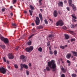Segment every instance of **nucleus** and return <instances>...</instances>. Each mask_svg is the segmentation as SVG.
I'll list each match as a JSON object with an SVG mask.
<instances>
[{
	"label": "nucleus",
	"mask_w": 77,
	"mask_h": 77,
	"mask_svg": "<svg viewBox=\"0 0 77 77\" xmlns=\"http://www.w3.org/2000/svg\"><path fill=\"white\" fill-rule=\"evenodd\" d=\"M64 25V23L63 21L61 20H60L58 21L56 23V25L57 26H59L60 25V26H62L63 25Z\"/></svg>",
	"instance_id": "nucleus-2"
},
{
	"label": "nucleus",
	"mask_w": 77,
	"mask_h": 77,
	"mask_svg": "<svg viewBox=\"0 0 77 77\" xmlns=\"http://www.w3.org/2000/svg\"><path fill=\"white\" fill-rule=\"evenodd\" d=\"M71 54H68L66 55V57L67 59H69L71 57Z\"/></svg>",
	"instance_id": "nucleus-16"
},
{
	"label": "nucleus",
	"mask_w": 77,
	"mask_h": 77,
	"mask_svg": "<svg viewBox=\"0 0 77 77\" xmlns=\"http://www.w3.org/2000/svg\"><path fill=\"white\" fill-rule=\"evenodd\" d=\"M24 13L25 14H27V12L26 11H24Z\"/></svg>",
	"instance_id": "nucleus-53"
},
{
	"label": "nucleus",
	"mask_w": 77,
	"mask_h": 77,
	"mask_svg": "<svg viewBox=\"0 0 77 77\" xmlns=\"http://www.w3.org/2000/svg\"><path fill=\"white\" fill-rule=\"evenodd\" d=\"M1 39L2 41H4V42L5 44H7L9 43V40L7 38H4L3 37H2L1 38Z\"/></svg>",
	"instance_id": "nucleus-4"
},
{
	"label": "nucleus",
	"mask_w": 77,
	"mask_h": 77,
	"mask_svg": "<svg viewBox=\"0 0 77 77\" xmlns=\"http://www.w3.org/2000/svg\"><path fill=\"white\" fill-rule=\"evenodd\" d=\"M63 29L64 30H66V26H63L62 27Z\"/></svg>",
	"instance_id": "nucleus-38"
},
{
	"label": "nucleus",
	"mask_w": 77,
	"mask_h": 77,
	"mask_svg": "<svg viewBox=\"0 0 77 77\" xmlns=\"http://www.w3.org/2000/svg\"><path fill=\"white\" fill-rule=\"evenodd\" d=\"M32 26H35V24H34V23H32L31 24Z\"/></svg>",
	"instance_id": "nucleus-49"
},
{
	"label": "nucleus",
	"mask_w": 77,
	"mask_h": 77,
	"mask_svg": "<svg viewBox=\"0 0 77 77\" xmlns=\"http://www.w3.org/2000/svg\"><path fill=\"white\" fill-rule=\"evenodd\" d=\"M61 77H65V75L64 74H62L61 75Z\"/></svg>",
	"instance_id": "nucleus-43"
},
{
	"label": "nucleus",
	"mask_w": 77,
	"mask_h": 77,
	"mask_svg": "<svg viewBox=\"0 0 77 77\" xmlns=\"http://www.w3.org/2000/svg\"><path fill=\"white\" fill-rule=\"evenodd\" d=\"M72 0H69L68 3L69 4V5L70 6L71 5H72Z\"/></svg>",
	"instance_id": "nucleus-18"
},
{
	"label": "nucleus",
	"mask_w": 77,
	"mask_h": 77,
	"mask_svg": "<svg viewBox=\"0 0 77 77\" xmlns=\"http://www.w3.org/2000/svg\"><path fill=\"white\" fill-rule=\"evenodd\" d=\"M40 11L41 12H42V9H40Z\"/></svg>",
	"instance_id": "nucleus-64"
},
{
	"label": "nucleus",
	"mask_w": 77,
	"mask_h": 77,
	"mask_svg": "<svg viewBox=\"0 0 77 77\" xmlns=\"http://www.w3.org/2000/svg\"><path fill=\"white\" fill-rule=\"evenodd\" d=\"M71 75L72 77H76V76H77V75H76V74H72Z\"/></svg>",
	"instance_id": "nucleus-29"
},
{
	"label": "nucleus",
	"mask_w": 77,
	"mask_h": 77,
	"mask_svg": "<svg viewBox=\"0 0 77 77\" xmlns=\"http://www.w3.org/2000/svg\"><path fill=\"white\" fill-rule=\"evenodd\" d=\"M11 16H12V15H13V13H11Z\"/></svg>",
	"instance_id": "nucleus-56"
},
{
	"label": "nucleus",
	"mask_w": 77,
	"mask_h": 77,
	"mask_svg": "<svg viewBox=\"0 0 77 77\" xmlns=\"http://www.w3.org/2000/svg\"><path fill=\"white\" fill-rule=\"evenodd\" d=\"M12 26H14V27H17V24H15V23H12Z\"/></svg>",
	"instance_id": "nucleus-26"
},
{
	"label": "nucleus",
	"mask_w": 77,
	"mask_h": 77,
	"mask_svg": "<svg viewBox=\"0 0 77 77\" xmlns=\"http://www.w3.org/2000/svg\"><path fill=\"white\" fill-rule=\"evenodd\" d=\"M33 47L32 46H31L29 48H26L25 49V51H26V52H28V53H30L32 50H33Z\"/></svg>",
	"instance_id": "nucleus-3"
},
{
	"label": "nucleus",
	"mask_w": 77,
	"mask_h": 77,
	"mask_svg": "<svg viewBox=\"0 0 77 77\" xmlns=\"http://www.w3.org/2000/svg\"><path fill=\"white\" fill-rule=\"evenodd\" d=\"M29 8L31 10H34V9H35L33 6L31 5L29 6Z\"/></svg>",
	"instance_id": "nucleus-20"
},
{
	"label": "nucleus",
	"mask_w": 77,
	"mask_h": 77,
	"mask_svg": "<svg viewBox=\"0 0 77 77\" xmlns=\"http://www.w3.org/2000/svg\"><path fill=\"white\" fill-rule=\"evenodd\" d=\"M15 50L16 51H17L18 50V47H16L15 48Z\"/></svg>",
	"instance_id": "nucleus-47"
},
{
	"label": "nucleus",
	"mask_w": 77,
	"mask_h": 77,
	"mask_svg": "<svg viewBox=\"0 0 77 77\" xmlns=\"http://www.w3.org/2000/svg\"><path fill=\"white\" fill-rule=\"evenodd\" d=\"M70 6H72L73 11H75L76 10V7L73 4H72L71 5H70Z\"/></svg>",
	"instance_id": "nucleus-11"
},
{
	"label": "nucleus",
	"mask_w": 77,
	"mask_h": 77,
	"mask_svg": "<svg viewBox=\"0 0 77 77\" xmlns=\"http://www.w3.org/2000/svg\"><path fill=\"white\" fill-rule=\"evenodd\" d=\"M38 51H40V52H42V49L41 47H40L38 49Z\"/></svg>",
	"instance_id": "nucleus-22"
},
{
	"label": "nucleus",
	"mask_w": 77,
	"mask_h": 77,
	"mask_svg": "<svg viewBox=\"0 0 77 77\" xmlns=\"http://www.w3.org/2000/svg\"><path fill=\"white\" fill-rule=\"evenodd\" d=\"M17 2V0H14V2H13V4H14L15 2Z\"/></svg>",
	"instance_id": "nucleus-48"
},
{
	"label": "nucleus",
	"mask_w": 77,
	"mask_h": 77,
	"mask_svg": "<svg viewBox=\"0 0 77 77\" xmlns=\"http://www.w3.org/2000/svg\"><path fill=\"white\" fill-rule=\"evenodd\" d=\"M70 27L72 29H74V26L73 24L71 25L70 26Z\"/></svg>",
	"instance_id": "nucleus-30"
},
{
	"label": "nucleus",
	"mask_w": 77,
	"mask_h": 77,
	"mask_svg": "<svg viewBox=\"0 0 77 77\" xmlns=\"http://www.w3.org/2000/svg\"><path fill=\"white\" fill-rule=\"evenodd\" d=\"M39 5H42V3H41V2H39Z\"/></svg>",
	"instance_id": "nucleus-57"
},
{
	"label": "nucleus",
	"mask_w": 77,
	"mask_h": 77,
	"mask_svg": "<svg viewBox=\"0 0 77 77\" xmlns=\"http://www.w3.org/2000/svg\"><path fill=\"white\" fill-rule=\"evenodd\" d=\"M49 49L50 50H51V46H50L49 47Z\"/></svg>",
	"instance_id": "nucleus-45"
},
{
	"label": "nucleus",
	"mask_w": 77,
	"mask_h": 77,
	"mask_svg": "<svg viewBox=\"0 0 77 77\" xmlns=\"http://www.w3.org/2000/svg\"><path fill=\"white\" fill-rule=\"evenodd\" d=\"M48 66L46 67V70L48 71H50L51 69L50 68L52 69V71H55L56 69V64L55 63V61L54 60H52L51 61H49L48 62Z\"/></svg>",
	"instance_id": "nucleus-1"
},
{
	"label": "nucleus",
	"mask_w": 77,
	"mask_h": 77,
	"mask_svg": "<svg viewBox=\"0 0 77 77\" xmlns=\"http://www.w3.org/2000/svg\"><path fill=\"white\" fill-rule=\"evenodd\" d=\"M0 47L2 48L3 49H5V45H0Z\"/></svg>",
	"instance_id": "nucleus-21"
},
{
	"label": "nucleus",
	"mask_w": 77,
	"mask_h": 77,
	"mask_svg": "<svg viewBox=\"0 0 77 77\" xmlns=\"http://www.w3.org/2000/svg\"><path fill=\"white\" fill-rule=\"evenodd\" d=\"M75 60V57H74L72 59L73 60Z\"/></svg>",
	"instance_id": "nucleus-55"
},
{
	"label": "nucleus",
	"mask_w": 77,
	"mask_h": 77,
	"mask_svg": "<svg viewBox=\"0 0 77 77\" xmlns=\"http://www.w3.org/2000/svg\"><path fill=\"white\" fill-rule=\"evenodd\" d=\"M36 25H39L40 23V20L38 17H36L35 20Z\"/></svg>",
	"instance_id": "nucleus-7"
},
{
	"label": "nucleus",
	"mask_w": 77,
	"mask_h": 77,
	"mask_svg": "<svg viewBox=\"0 0 77 77\" xmlns=\"http://www.w3.org/2000/svg\"><path fill=\"white\" fill-rule=\"evenodd\" d=\"M49 20L50 21H51V22H52V23H53V20H51V19H50Z\"/></svg>",
	"instance_id": "nucleus-52"
},
{
	"label": "nucleus",
	"mask_w": 77,
	"mask_h": 77,
	"mask_svg": "<svg viewBox=\"0 0 77 77\" xmlns=\"http://www.w3.org/2000/svg\"><path fill=\"white\" fill-rule=\"evenodd\" d=\"M66 9L68 11H69V7H67L66 8Z\"/></svg>",
	"instance_id": "nucleus-44"
},
{
	"label": "nucleus",
	"mask_w": 77,
	"mask_h": 77,
	"mask_svg": "<svg viewBox=\"0 0 77 77\" xmlns=\"http://www.w3.org/2000/svg\"><path fill=\"white\" fill-rule=\"evenodd\" d=\"M72 19H77V17L75 16V14H73L71 15Z\"/></svg>",
	"instance_id": "nucleus-15"
},
{
	"label": "nucleus",
	"mask_w": 77,
	"mask_h": 77,
	"mask_svg": "<svg viewBox=\"0 0 77 77\" xmlns=\"http://www.w3.org/2000/svg\"><path fill=\"white\" fill-rule=\"evenodd\" d=\"M50 45V42H48L47 43V45L48 47H49Z\"/></svg>",
	"instance_id": "nucleus-31"
},
{
	"label": "nucleus",
	"mask_w": 77,
	"mask_h": 77,
	"mask_svg": "<svg viewBox=\"0 0 77 77\" xmlns=\"http://www.w3.org/2000/svg\"><path fill=\"white\" fill-rule=\"evenodd\" d=\"M54 55H56V54H57V51L56 50L54 51Z\"/></svg>",
	"instance_id": "nucleus-27"
},
{
	"label": "nucleus",
	"mask_w": 77,
	"mask_h": 77,
	"mask_svg": "<svg viewBox=\"0 0 77 77\" xmlns=\"http://www.w3.org/2000/svg\"><path fill=\"white\" fill-rule=\"evenodd\" d=\"M26 73L27 75H29V72L27 70L26 71Z\"/></svg>",
	"instance_id": "nucleus-41"
},
{
	"label": "nucleus",
	"mask_w": 77,
	"mask_h": 77,
	"mask_svg": "<svg viewBox=\"0 0 77 77\" xmlns=\"http://www.w3.org/2000/svg\"><path fill=\"white\" fill-rule=\"evenodd\" d=\"M61 70L63 72L65 73L66 72V69H64V68L62 67L61 68Z\"/></svg>",
	"instance_id": "nucleus-13"
},
{
	"label": "nucleus",
	"mask_w": 77,
	"mask_h": 77,
	"mask_svg": "<svg viewBox=\"0 0 77 77\" xmlns=\"http://www.w3.org/2000/svg\"><path fill=\"white\" fill-rule=\"evenodd\" d=\"M0 71L3 73V74H5L6 72V70L5 68L2 67V68H0Z\"/></svg>",
	"instance_id": "nucleus-6"
},
{
	"label": "nucleus",
	"mask_w": 77,
	"mask_h": 77,
	"mask_svg": "<svg viewBox=\"0 0 77 77\" xmlns=\"http://www.w3.org/2000/svg\"><path fill=\"white\" fill-rule=\"evenodd\" d=\"M3 59L5 62H6V58H5V57H3Z\"/></svg>",
	"instance_id": "nucleus-40"
},
{
	"label": "nucleus",
	"mask_w": 77,
	"mask_h": 77,
	"mask_svg": "<svg viewBox=\"0 0 77 77\" xmlns=\"http://www.w3.org/2000/svg\"><path fill=\"white\" fill-rule=\"evenodd\" d=\"M54 17H57V15H58V14L57 13V11L56 10H54Z\"/></svg>",
	"instance_id": "nucleus-9"
},
{
	"label": "nucleus",
	"mask_w": 77,
	"mask_h": 77,
	"mask_svg": "<svg viewBox=\"0 0 77 77\" xmlns=\"http://www.w3.org/2000/svg\"><path fill=\"white\" fill-rule=\"evenodd\" d=\"M42 1V0H39V2H41Z\"/></svg>",
	"instance_id": "nucleus-63"
},
{
	"label": "nucleus",
	"mask_w": 77,
	"mask_h": 77,
	"mask_svg": "<svg viewBox=\"0 0 77 77\" xmlns=\"http://www.w3.org/2000/svg\"><path fill=\"white\" fill-rule=\"evenodd\" d=\"M60 48H62V50H64V49L65 48V46H61L60 47Z\"/></svg>",
	"instance_id": "nucleus-28"
},
{
	"label": "nucleus",
	"mask_w": 77,
	"mask_h": 77,
	"mask_svg": "<svg viewBox=\"0 0 77 77\" xmlns=\"http://www.w3.org/2000/svg\"><path fill=\"white\" fill-rule=\"evenodd\" d=\"M7 63H9V62L8 60H7Z\"/></svg>",
	"instance_id": "nucleus-62"
},
{
	"label": "nucleus",
	"mask_w": 77,
	"mask_h": 77,
	"mask_svg": "<svg viewBox=\"0 0 77 77\" xmlns=\"http://www.w3.org/2000/svg\"><path fill=\"white\" fill-rule=\"evenodd\" d=\"M58 5H60L61 7H63V2H59V3H58Z\"/></svg>",
	"instance_id": "nucleus-17"
},
{
	"label": "nucleus",
	"mask_w": 77,
	"mask_h": 77,
	"mask_svg": "<svg viewBox=\"0 0 77 77\" xmlns=\"http://www.w3.org/2000/svg\"><path fill=\"white\" fill-rule=\"evenodd\" d=\"M64 36L65 37L66 39H69V36H68V35L66 34H64Z\"/></svg>",
	"instance_id": "nucleus-19"
},
{
	"label": "nucleus",
	"mask_w": 77,
	"mask_h": 77,
	"mask_svg": "<svg viewBox=\"0 0 77 77\" xmlns=\"http://www.w3.org/2000/svg\"><path fill=\"white\" fill-rule=\"evenodd\" d=\"M34 35H35V34H32V35H30L29 38V39H30V38H32V36H34Z\"/></svg>",
	"instance_id": "nucleus-36"
},
{
	"label": "nucleus",
	"mask_w": 77,
	"mask_h": 77,
	"mask_svg": "<svg viewBox=\"0 0 77 77\" xmlns=\"http://www.w3.org/2000/svg\"><path fill=\"white\" fill-rule=\"evenodd\" d=\"M64 3L66 4V3H67V1L65 0L64 1Z\"/></svg>",
	"instance_id": "nucleus-51"
},
{
	"label": "nucleus",
	"mask_w": 77,
	"mask_h": 77,
	"mask_svg": "<svg viewBox=\"0 0 77 77\" xmlns=\"http://www.w3.org/2000/svg\"><path fill=\"white\" fill-rule=\"evenodd\" d=\"M74 27H76L77 26V24H75V26H74Z\"/></svg>",
	"instance_id": "nucleus-59"
},
{
	"label": "nucleus",
	"mask_w": 77,
	"mask_h": 77,
	"mask_svg": "<svg viewBox=\"0 0 77 77\" xmlns=\"http://www.w3.org/2000/svg\"><path fill=\"white\" fill-rule=\"evenodd\" d=\"M29 12L30 13V15H32V13H33V11H31L30 10H29Z\"/></svg>",
	"instance_id": "nucleus-23"
},
{
	"label": "nucleus",
	"mask_w": 77,
	"mask_h": 77,
	"mask_svg": "<svg viewBox=\"0 0 77 77\" xmlns=\"http://www.w3.org/2000/svg\"><path fill=\"white\" fill-rule=\"evenodd\" d=\"M49 53L51 54H53V52H52L51 51H49Z\"/></svg>",
	"instance_id": "nucleus-46"
},
{
	"label": "nucleus",
	"mask_w": 77,
	"mask_h": 77,
	"mask_svg": "<svg viewBox=\"0 0 77 77\" xmlns=\"http://www.w3.org/2000/svg\"><path fill=\"white\" fill-rule=\"evenodd\" d=\"M71 53H72L74 56H77V52L75 51H71Z\"/></svg>",
	"instance_id": "nucleus-14"
},
{
	"label": "nucleus",
	"mask_w": 77,
	"mask_h": 77,
	"mask_svg": "<svg viewBox=\"0 0 77 77\" xmlns=\"http://www.w3.org/2000/svg\"><path fill=\"white\" fill-rule=\"evenodd\" d=\"M2 12H5V8L2 9Z\"/></svg>",
	"instance_id": "nucleus-42"
},
{
	"label": "nucleus",
	"mask_w": 77,
	"mask_h": 77,
	"mask_svg": "<svg viewBox=\"0 0 77 77\" xmlns=\"http://www.w3.org/2000/svg\"><path fill=\"white\" fill-rule=\"evenodd\" d=\"M67 62L68 63H70V61L69 60H67Z\"/></svg>",
	"instance_id": "nucleus-50"
},
{
	"label": "nucleus",
	"mask_w": 77,
	"mask_h": 77,
	"mask_svg": "<svg viewBox=\"0 0 77 77\" xmlns=\"http://www.w3.org/2000/svg\"><path fill=\"white\" fill-rule=\"evenodd\" d=\"M44 72H46V69H44Z\"/></svg>",
	"instance_id": "nucleus-58"
},
{
	"label": "nucleus",
	"mask_w": 77,
	"mask_h": 77,
	"mask_svg": "<svg viewBox=\"0 0 77 77\" xmlns=\"http://www.w3.org/2000/svg\"><path fill=\"white\" fill-rule=\"evenodd\" d=\"M20 70H22L23 67L25 68H26V69H28V66L25 64H23V63L20 64Z\"/></svg>",
	"instance_id": "nucleus-5"
},
{
	"label": "nucleus",
	"mask_w": 77,
	"mask_h": 77,
	"mask_svg": "<svg viewBox=\"0 0 77 77\" xmlns=\"http://www.w3.org/2000/svg\"><path fill=\"white\" fill-rule=\"evenodd\" d=\"M54 35L53 34H51V35H50L49 36V37H50V38H52V37H54Z\"/></svg>",
	"instance_id": "nucleus-35"
},
{
	"label": "nucleus",
	"mask_w": 77,
	"mask_h": 77,
	"mask_svg": "<svg viewBox=\"0 0 77 77\" xmlns=\"http://www.w3.org/2000/svg\"><path fill=\"white\" fill-rule=\"evenodd\" d=\"M37 27L38 29H42L43 28V26H42V25H40L38 26H37Z\"/></svg>",
	"instance_id": "nucleus-24"
},
{
	"label": "nucleus",
	"mask_w": 77,
	"mask_h": 77,
	"mask_svg": "<svg viewBox=\"0 0 77 77\" xmlns=\"http://www.w3.org/2000/svg\"><path fill=\"white\" fill-rule=\"evenodd\" d=\"M14 66L15 68H16L17 69V68H18V65H17V64H14Z\"/></svg>",
	"instance_id": "nucleus-32"
},
{
	"label": "nucleus",
	"mask_w": 77,
	"mask_h": 77,
	"mask_svg": "<svg viewBox=\"0 0 77 77\" xmlns=\"http://www.w3.org/2000/svg\"><path fill=\"white\" fill-rule=\"evenodd\" d=\"M9 55V58L10 59H13V58L14 57V55H12V54H8Z\"/></svg>",
	"instance_id": "nucleus-10"
},
{
	"label": "nucleus",
	"mask_w": 77,
	"mask_h": 77,
	"mask_svg": "<svg viewBox=\"0 0 77 77\" xmlns=\"http://www.w3.org/2000/svg\"><path fill=\"white\" fill-rule=\"evenodd\" d=\"M8 69H10V66H8Z\"/></svg>",
	"instance_id": "nucleus-60"
},
{
	"label": "nucleus",
	"mask_w": 77,
	"mask_h": 77,
	"mask_svg": "<svg viewBox=\"0 0 77 77\" xmlns=\"http://www.w3.org/2000/svg\"><path fill=\"white\" fill-rule=\"evenodd\" d=\"M39 18L40 19V20L41 21H42L43 20L42 19V14H39Z\"/></svg>",
	"instance_id": "nucleus-12"
},
{
	"label": "nucleus",
	"mask_w": 77,
	"mask_h": 77,
	"mask_svg": "<svg viewBox=\"0 0 77 77\" xmlns=\"http://www.w3.org/2000/svg\"><path fill=\"white\" fill-rule=\"evenodd\" d=\"M45 22L46 24H48V21H47V20H45Z\"/></svg>",
	"instance_id": "nucleus-37"
},
{
	"label": "nucleus",
	"mask_w": 77,
	"mask_h": 77,
	"mask_svg": "<svg viewBox=\"0 0 77 77\" xmlns=\"http://www.w3.org/2000/svg\"><path fill=\"white\" fill-rule=\"evenodd\" d=\"M58 13L59 15H62V11H58Z\"/></svg>",
	"instance_id": "nucleus-34"
},
{
	"label": "nucleus",
	"mask_w": 77,
	"mask_h": 77,
	"mask_svg": "<svg viewBox=\"0 0 77 77\" xmlns=\"http://www.w3.org/2000/svg\"><path fill=\"white\" fill-rule=\"evenodd\" d=\"M75 38H72L71 39V42H72V41H75Z\"/></svg>",
	"instance_id": "nucleus-39"
},
{
	"label": "nucleus",
	"mask_w": 77,
	"mask_h": 77,
	"mask_svg": "<svg viewBox=\"0 0 77 77\" xmlns=\"http://www.w3.org/2000/svg\"><path fill=\"white\" fill-rule=\"evenodd\" d=\"M20 59L22 60L23 62H26V57L24 55H22L20 56Z\"/></svg>",
	"instance_id": "nucleus-8"
},
{
	"label": "nucleus",
	"mask_w": 77,
	"mask_h": 77,
	"mask_svg": "<svg viewBox=\"0 0 77 77\" xmlns=\"http://www.w3.org/2000/svg\"><path fill=\"white\" fill-rule=\"evenodd\" d=\"M76 20H77V19H72V22L73 23H75V22H77V21Z\"/></svg>",
	"instance_id": "nucleus-25"
},
{
	"label": "nucleus",
	"mask_w": 77,
	"mask_h": 77,
	"mask_svg": "<svg viewBox=\"0 0 77 77\" xmlns=\"http://www.w3.org/2000/svg\"><path fill=\"white\" fill-rule=\"evenodd\" d=\"M71 65V63H69V64H68V65L69 66H70V65Z\"/></svg>",
	"instance_id": "nucleus-61"
},
{
	"label": "nucleus",
	"mask_w": 77,
	"mask_h": 77,
	"mask_svg": "<svg viewBox=\"0 0 77 77\" xmlns=\"http://www.w3.org/2000/svg\"><path fill=\"white\" fill-rule=\"evenodd\" d=\"M28 45H30L31 44H32V42L31 41H30L29 42H28Z\"/></svg>",
	"instance_id": "nucleus-33"
},
{
	"label": "nucleus",
	"mask_w": 77,
	"mask_h": 77,
	"mask_svg": "<svg viewBox=\"0 0 77 77\" xmlns=\"http://www.w3.org/2000/svg\"><path fill=\"white\" fill-rule=\"evenodd\" d=\"M29 66H31V63H29Z\"/></svg>",
	"instance_id": "nucleus-54"
}]
</instances>
